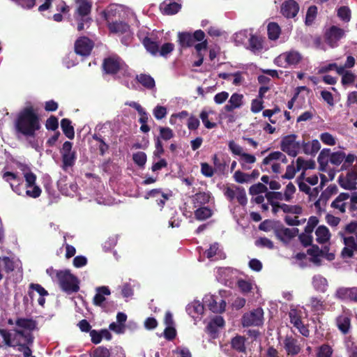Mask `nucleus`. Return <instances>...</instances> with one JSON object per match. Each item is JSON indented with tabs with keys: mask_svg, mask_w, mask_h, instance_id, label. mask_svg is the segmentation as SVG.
<instances>
[{
	"mask_svg": "<svg viewBox=\"0 0 357 357\" xmlns=\"http://www.w3.org/2000/svg\"><path fill=\"white\" fill-rule=\"evenodd\" d=\"M36 328V323L32 319L20 318L16 321V328L13 334L5 330H0V335L5 344L9 347H15V340H23L28 344H31L33 337L31 331Z\"/></svg>",
	"mask_w": 357,
	"mask_h": 357,
	"instance_id": "f257e3e1",
	"label": "nucleus"
},
{
	"mask_svg": "<svg viewBox=\"0 0 357 357\" xmlns=\"http://www.w3.org/2000/svg\"><path fill=\"white\" fill-rule=\"evenodd\" d=\"M16 130L22 135L33 137L40 128L39 117L32 106H26L18 114Z\"/></svg>",
	"mask_w": 357,
	"mask_h": 357,
	"instance_id": "f03ea898",
	"label": "nucleus"
},
{
	"mask_svg": "<svg viewBox=\"0 0 357 357\" xmlns=\"http://www.w3.org/2000/svg\"><path fill=\"white\" fill-rule=\"evenodd\" d=\"M56 279L61 289L68 294L77 292L79 289L77 278L68 270L56 272Z\"/></svg>",
	"mask_w": 357,
	"mask_h": 357,
	"instance_id": "7ed1b4c3",
	"label": "nucleus"
},
{
	"mask_svg": "<svg viewBox=\"0 0 357 357\" xmlns=\"http://www.w3.org/2000/svg\"><path fill=\"white\" fill-rule=\"evenodd\" d=\"M121 7L117 5H112L105 12V17L109 22L108 26L111 32L117 34H126L127 36H130V26L128 24L119 22L110 23L109 20L112 15H115Z\"/></svg>",
	"mask_w": 357,
	"mask_h": 357,
	"instance_id": "20e7f679",
	"label": "nucleus"
},
{
	"mask_svg": "<svg viewBox=\"0 0 357 357\" xmlns=\"http://www.w3.org/2000/svg\"><path fill=\"white\" fill-rule=\"evenodd\" d=\"M302 55L296 50L285 52L277 56L274 63L280 67L287 68L290 66H295L302 60Z\"/></svg>",
	"mask_w": 357,
	"mask_h": 357,
	"instance_id": "39448f33",
	"label": "nucleus"
},
{
	"mask_svg": "<svg viewBox=\"0 0 357 357\" xmlns=\"http://www.w3.org/2000/svg\"><path fill=\"white\" fill-rule=\"evenodd\" d=\"M127 68L121 59L116 56H112L104 60L103 68L107 73L115 74L121 72L125 74Z\"/></svg>",
	"mask_w": 357,
	"mask_h": 357,
	"instance_id": "423d86ee",
	"label": "nucleus"
},
{
	"mask_svg": "<svg viewBox=\"0 0 357 357\" xmlns=\"http://www.w3.org/2000/svg\"><path fill=\"white\" fill-rule=\"evenodd\" d=\"M224 194L228 199L230 201L236 199L241 205L245 206L248 202L245 190L242 187L235 185L228 186Z\"/></svg>",
	"mask_w": 357,
	"mask_h": 357,
	"instance_id": "0eeeda50",
	"label": "nucleus"
},
{
	"mask_svg": "<svg viewBox=\"0 0 357 357\" xmlns=\"http://www.w3.org/2000/svg\"><path fill=\"white\" fill-rule=\"evenodd\" d=\"M294 135L284 137L281 142V149L288 155L295 157L299 152L301 144L296 140Z\"/></svg>",
	"mask_w": 357,
	"mask_h": 357,
	"instance_id": "6e6552de",
	"label": "nucleus"
},
{
	"mask_svg": "<svg viewBox=\"0 0 357 357\" xmlns=\"http://www.w3.org/2000/svg\"><path fill=\"white\" fill-rule=\"evenodd\" d=\"M73 144L70 142H65L60 151L62 157V167L63 169L72 167L75 162L76 154L72 150Z\"/></svg>",
	"mask_w": 357,
	"mask_h": 357,
	"instance_id": "1a4fd4ad",
	"label": "nucleus"
},
{
	"mask_svg": "<svg viewBox=\"0 0 357 357\" xmlns=\"http://www.w3.org/2000/svg\"><path fill=\"white\" fill-rule=\"evenodd\" d=\"M263 310L261 308H257L244 314L242 317V324L243 326H259L263 323Z\"/></svg>",
	"mask_w": 357,
	"mask_h": 357,
	"instance_id": "9d476101",
	"label": "nucleus"
},
{
	"mask_svg": "<svg viewBox=\"0 0 357 357\" xmlns=\"http://www.w3.org/2000/svg\"><path fill=\"white\" fill-rule=\"evenodd\" d=\"M344 248L341 255L344 258L352 257L354 252L357 251V231L354 235L342 236Z\"/></svg>",
	"mask_w": 357,
	"mask_h": 357,
	"instance_id": "9b49d317",
	"label": "nucleus"
},
{
	"mask_svg": "<svg viewBox=\"0 0 357 357\" xmlns=\"http://www.w3.org/2000/svg\"><path fill=\"white\" fill-rule=\"evenodd\" d=\"M93 47V43L87 37H80L75 43V51L77 54L88 56Z\"/></svg>",
	"mask_w": 357,
	"mask_h": 357,
	"instance_id": "f8f14e48",
	"label": "nucleus"
},
{
	"mask_svg": "<svg viewBox=\"0 0 357 357\" xmlns=\"http://www.w3.org/2000/svg\"><path fill=\"white\" fill-rule=\"evenodd\" d=\"M204 302L209 310L215 313H220L225 310L226 303L220 298L213 295H206L204 298Z\"/></svg>",
	"mask_w": 357,
	"mask_h": 357,
	"instance_id": "ddd939ff",
	"label": "nucleus"
},
{
	"mask_svg": "<svg viewBox=\"0 0 357 357\" xmlns=\"http://www.w3.org/2000/svg\"><path fill=\"white\" fill-rule=\"evenodd\" d=\"M349 194L346 192L340 193L331 204V208L337 213H344L347 209H349Z\"/></svg>",
	"mask_w": 357,
	"mask_h": 357,
	"instance_id": "4468645a",
	"label": "nucleus"
},
{
	"mask_svg": "<svg viewBox=\"0 0 357 357\" xmlns=\"http://www.w3.org/2000/svg\"><path fill=\"white\" fill-rule=\"evenodd\" d=\"M335 296L340 300H348L357 303V287H340L336 290Z\"/></svg>",
	"mask_w": 357,
	"mask_h": 357,
	"instance_id": "2eb2a0df",
	"label": "nucleus"
},
{
	"mask_svg": "<svg viewBox=\"0 0 357 357\" xmlns=\"http://www.w3.org/2000/svg\"><path fill=\"white\" fill-rule=\"evenodd\" d=\"M337 326L344 334L349 333L351 328V312L349 310L343 309L342 314L336 319Z\"/></svg>",
	"mask_w": 357,
	"mask_h": 357,
	"instance_id": "dca6fc26",
	"label": "nucleus"
},
{
	"mask_svg": "<svg viewBox=\"0 0 357 357\" xmlns=\"http://www.w3.org/2000/svg\"><path fill=\"white\" fill-rule=\"evenodd\" d=\"M345 31L336 26H333L326 33V40L328 45L334 47L337 42L344 36Z\"/></svg>",
	"mask_w": 357,
	"mask_h": 357,
	"instance_id": "f3484780",
	"label": "nucleus"
},
{
	"mask_svg": "<svg viewBox=\"0 0 357 357\" xmlns=\"http://www.w3.org/2000/svg\"><path fill=\"white\" fill-rule=\"evenodd\" d=\"M244 105V96L241 93H234L229 98L227 103L225 105L224 109L230 112L241 108Z\"/></svg>",
	"mask_w": 357,
	"mask_h": 357,
	"instance_id": "a211bd4d",
	"label": "nucleus"
},
{
	"mask_svg": "<svg viewBox=\"0 0 357 357\" xmlns=\"http://www.w3.org/2000/svg\"><path fill=\"white\" fill-rule=\"evenodd\" d=\"M278 162L286 164L287 162V157L280 151H273L264 158L262 165L269 166L271 168L273 164H276Z\"/></svg>",
	"mask_w": 357,
	"mask_h": 357,
	"instance_id": "6ab92c4d",
	"label": "nucleus"
},
{
	"mask_svg": "<svg viewBox=\"0 0 357 357\" xmlns=\"http://www.w3.org/2000/svg\"><path fill=\"white\" fill-rule=\"evenodd\" d=\"M284 348L288 355H297L301 351V347L296 339L291 336H287L284 340Z\"/></svg>",
	"mask_w": 357,
	"mask_h": 357,
	"instance_id": "aec40b11",
	"label": "nucleus"
},
{
	"mask_svg": "<svg viewBox=\"0 0 357 357\" xmlns=\"http://www.w3.org/2000/svg\"><path fill=\"white\" fill-rule=\"evenodd\" d=\"M357 173L355 172H349L344 177H340V185L347 190H354L356 188Z\"/></svg>",
	"mask_w": 357,
	"mask_h": 357,
	"instance_id": "412c9836",
	"label": "nucleus"
},
{
	"mask_svg": "<svg viewBox=\"0 0 357 357\" xmlns=\"http://www.w3.org/2000/svg\"><path fill=\"white\" fill-rule=\"evenodd\" d=\"M299 10L298 3L294 0L284 2L281 7V12L287 17H294Z\"/></svg>",
	"mask_w": 357,
	"mask_h": 357,
	"instance_id": "4be33fe9",
	"label": "nucleus"
},
{
	"mask_svg": "<svg viewBox=\"0 0 357 357\" xmlns=\"http://www.w3.org/2000/svg\"><path fill=\"white\" fill-rule=\"evenodd\" d=\"M316 241L319 244L328 243L331 238V234L325 225L319 226L315 230Z\"/></svg>",
	"mask_w": 357,
	"mask_h": 357,
	"instance_id": "5701e85b",
	"label": "nucleus"
},
{
	"mask_svg": "<svg viewBox=\"0 0 357 357\" xmlns=\"http://www.w3.org/2000/svg\"><path fill=\"white\" fill-rule=\"evenodd\" d=\"M77 5L75 16L82 18H89L88 15L91 12V3L87 0H75Z\"/></svg>",
	"mask_w": 357,
	"mask_h": 357,
	"instance_id": "b1692460",
	"label": "nucleus"
},
{
	"mask_svg": "<svg viewBox=\"0 0 357 357\" xmlns=\"http://www.w3.org/2000/svg\"><path fill=\"white\" fill-rule=\"evenodd\" d=\"M160 8L162 13L171 15L177 13L181 8V5L168 0L161 3Z\"/></svg>",
	"mask_w": 357,
	"mask_h": 357,
	"instance_id": "393cba45",
	"label": "nucleus"
},
{
	"mask_svg": "<svg viewBox=\"0 0 357 357\" xmlns=\"http://www.w3.org/2000/svg\"><path fill=\"white\" fill-rule=\"evenodd\" d=\"M186 311L189 315L195 319L203 314L204 305L199 301H194L188 305Z\"/></svg>",
	"mask_w": 357,
	"mask_h": 357,
	"instance_id": "a878e982",
	"label": "nucleus"
},
{
	"mask_svg": "<svg viewBox=\"0 0 357 357\" xmlns=\"http://www.w3.org/2000/svg\"><path fill=\"white\" fill-rule=\"evenodd\" d=\"M225 321L222 317L215 316L208 322L206 331L211 335L215 334L220 328L223 327Z\"/></svg>",
	"mask_w": 357,
	"mask_h": 357,
	"instance_id": "bb28decb",
	"label": "nucleus"
},
{
	"mask_svg": "<svg viewBox=\"0 0 357 357\" xmlns=\"http://www.w3.org/2000/svg\"><path fill=\"white\" fill-rule=\"evenodd\" d=\"M312 285L316 291L324 293L328 289V283L324 277L316 275L312 278Z\"/></svg>",
	"mask_w": 357,
	"mask_h": 357,
	"instance_id": "cd10ccee",
	"label": "nucleus"
},
{
	"mask_svg": "<svg viewBox=\"0 0 357 357\" xmlns=\"http://www.w3.org/2000/svg\"><path fill=\"white\" fill-rule=\"evenodd\" d=\"M110 294V290L107 287L102 286L96 288V294L93 297V303L96 305L101 306L105 301V296H109Z\"/></svg>",
	"mask_w": 357,
	"mask_h": 357,
	"instance_id": "c85d7f7f",
	"label": "nucleus"
},
{
	"mask_svg": "<svg viewBox=\"0 0 357 357\" xmlns=\"http://www.w3.org/2000/svg\"><path fill=\"white\" fill-rule=\"evenodd\" d=\"M3 266L7 272L13 271L15 268H21L19 260L10 259L8 257L0 258V267Z\"/></svg>",
	"mask_w": 357,
	"mask_h": 357,
	"instance_id": "c756f323",
	"label": "nucleus"
},
{
	"mask_svg": "<svg viewBox=\"0 0 357 357\" xmlns=\"http://www.w3.org/2000/svg\"><path fill=\"white\" fill-rule=\"evenodd\" d=\"M249 49L255 54L260 53L264 49L262 39L259 37L252 36L249 39Z\"/></svg>",
	"mask_w": 357,
	"mask_h": 357,
	"instance_id": "7c9ffc66",
	"label": "nucleus"
},
{
	"mask_svg": "<svg viewBox=\"0 0 357 357\" xmlns=\"http://www.w3.org/2000/svg\"><path fill=\"white\" fill-rule=\"evenodd\" d=\"M239 162L241 167L245 170L251 169L250 165L254 164L256 162V157L254 155L243 152L240 156Z\"/></svg>",
	"mask_w": 357,
	"mask_h": 357,
	"instance_id": "2f4dec72",
	"label": "nucleus"
},
{
	"mask_svg": "<svg viewBox=\"0 0 357 357\" xmlns=\"http://www.w3.org/2000/svg\"><path fill=\"white\" fill-rule=\"evenodd\" d=\"M137 80L145 88L152 89L155 87V80L149 75L140 74L136 77Z\"/></svg>",
	"mask_w": 357,
	"mask_h": 357,
	"instance_id": "473e14b6",
	"label": "nucleus"
},
{
	"mask_svg": "<svg viewBox=\"0 0 357 357\" xmlns=\"http://www.w3.org/2000/svg\"><path fill=\"white\" fill-rule=\"evenodd\" d=\"M20 169L25 178L26 188H31L36 183V176L26 166L22 165Z\"/></svg>",
	"mask_w": 357,
	"mask_h": 357,
	"instance_id": "72a5a7b5",
	"label": "nucleus"
},
{
	"mask_svg": "<svg viewBox=\"0 0 357 357\" xmlns=\"http://www.w3.org/2000/svg\"><path fill=\"white\" fill-rule=\"evenodd\" d=\"M310 256V261L315 265L319 266L321 264V258L324 257V251L320 250L317 247L308 250L307 251Z\"/></svg>",
	"mask_w": 357,
	"mask_h": 357,
	"instance_id": "f704fd0d",
	"label": "nucleus"
},
{
	"mask_svg": "<svg viewBox=\"0 0 357 357\" xmlns=\"http://www.w3.org/2000/svg\"><path fill=\"white\" fill-rule=\"evenodd\" d=\"M211 196L208 192H199L196 193L192 197V200L195 207L207 204L209 202Z\"/></svg>",
	"mask_w": 357,
	"mask_h": 357,
	"instance_id": "c9c22d12",
	"label": "nucleus"
},
{
	"mask_svg": "<svg viewBox=\"0 0 357 357\" xmlns=\"http://www.w3.org/2000/svg\"><path fill=\"white\" fill-rule=\"evenodd\" d=\"M61 129L65 135L68 139H73L75 137L74 128L71 125V121L68 119H63L61 121Z\"/></svg>",
	"mask_w": 357,
	"mask_h": 357,
	"instance_id": "e433bc0d",
	"label": "nucleus"
},
{
	"mask_svg": "<svg viewBox=\"0 0 357 357\" xmlns=\"http://www.w3.org/2000/svg\"><path fill=\"white\" fill-rule=\"evenodd\" d=\"M206 256L208 259L215 257L216 259H223L225 257L224 253L219 249L218 243H213L208 250L206 251Z\"/></svg>",
	"mask_w": 357,
	"mask_h": 357,
	"instance_id": "4c0bfd02",
	"label": "nucleus"
},
{
	"mask_svg": "<svg viewBox=\"0 0 357 357\" xmlns=\"http://www.w3.org/2000/svg\"><path fill=\"white\" fill-rule=\"evenodd\" d=\"M237 271L231 268H219L218 269V274L220 275L222 280L229 281L232 280L236 276Z\"/></svg>",
	"mask_w": 357,
	"mask_h": 357,
	"instance_id": "58836bf2",
	"label": "nucleus"
},
{
	"mask_svg": "<svg viewBox=\"0 0 357 357\" xmlns=\"http://www.w3.org/2000/svg\"><path fill=\"white\" fill-rule=\"evenodd\" d=\"M275 235L279 239L286 241L295 236V230L289 228H280L275 230Z\"/></svg>",
	"mask_w": 357,
	"mask_h": 357,
	"instance_id": "ea45409f",
	"label": "nucleus"
},
{
	"mask_svg": "<svg viewBox=\"0 0 357 357\" xmlns=\"http://www.w3.org/2000/svg\"><path fill=\"white\" fill-rule=\"evenodd\" d=\"M308 306L314 311H321L324 309V301L321 298L312 296L309 298Z\"/></svg>",
	"mask_w": 357,
	"mask_h": 357,
	"instance_id": "a19ab883",
	"label": "nucleus"
},
{
	"mask_svg": "<svg viewBox=\"0 0 357 357\" xmlns=\"http://www.w3.org/2000/svg\"><path fill=\"white\" fill-rule=\"evenodd\" d=\"M143 45L148 52L151 54L155 55L159 52V46L158 44L152 40L150 38L146 37L143 40Z\"/></svg>",
	"mask_w": 357,
	"mask_h": 357,
	"instance_id": "79ce46f5",
	"label": "nucleus"
},
{
	"mask_svg": "<svg viewBox=\"0 0 357 357\" xmlns=\"http://www.w3.org/2000/svg\"><path fill=\"white\" fill-rule=\"evenodd\" d=\"M245 337L241 335L234 337L231 342V347L239 352H244L245 351Z\"/></svg>",
	"mask_w": 357,
	"mask_h": 357,
	"instance_id": "37998d69",
	"label": "nucleus"
},
{
	"mask_svg": "<svg viewBox=\"0 0 357 357\" xmlns=\"http://www.w3.org/2000/svg\"><path fill=\"white\" fill-rule=\"evenodd\" d=\"M178 40L182 47H190L194 45V38L190 33H179Z\"/></svg>",
	"mask_w": 357,
	"mask_h": 357,
	"instance_id": "c03bdc74",
	"label": "nucleus"
},
{
	"mask_svg": "<svg viewBox=\"0 0 357 357\" xmlns=\"http://www.w3.org/2000/svg\"><path fill=\"white\" fill-rule=\"evenodd\" d=\"M282 211L287 215H300L303 212L302 208L299 205H288L282 204L281 206Z\"/></svg>",
	"mask_w": 357,
	"mask_h": 357,
	"instance_id": "a18cd8bd",
	"label": "nucleus"
},
{
	"mask_svg": "<svg viewBox=\"0 0 357 357\" xmlns=\"http://www.w3.org/2000/svg\"><path fill=\"white\" fill-rule=\"evenodd\" d=\"M195 215L197 220H204L212 215V211L208 207H200L195 211Z\"/></svg>",
	"mask_w": 357,
	"mask_h": 357,
	"instance_id": "49530a36",
	"label": "nucleus"
},
{
	"mask_svg": "<svg viewBox=\"0 0 357 357\" xmlns=\"http://www.w3.org/2000/svg\"><path fill=\"white\" fill-rule=\"evenodd\" d=\"M280 34V28L278 24L272 22L268 25V35L271 40H276Z\"/></svg>",
	"mask_w": 357,
	"mask_h": 357,
	"instance_id": "de8ad7c7",
	"label": "nucleus"
},
{
	"mask_svg": "<svg viewBox=\"0 0 357 357\" xmlns=\"http://www.w3.org/2000/svg\"><path fill=\"white\" fill-rule=\"evenodd\" d=\"M213 111H206L203 110L200 114V119L202 121V123H204V126L208 129H211L213 128H215L217 124L215 123L210 122L208 120V116L210 114H213Z\"/></svg>",
	"mask_w": 357,
	"mask_h": 357,
	"instance_id": "09e8293b",
	"label": "nucleus"
},
{
	"mask_svg": "<svg viewBox=\"0 0 357 357\" xmlns=\"http://www.w3.org/2000/svg\"><path fill=\"white\" fill-rule=\"evenodd\" d=\"M333 350L328 344H322L318 348L317 357H332Z\"/></svg>",
	"mask_w": 357,
	"mask_h": 357,
	"instance_id": "8fccbe9b",
	"label": "nucleus"
},
{
	"mask_svg": "<svg viewBox=\"0 0 357 357\" xmlns=\"http://www.w3.org/2000/svg\"><path fill=\"white\" fill-rule=\"evenodd\" d=\"M233 177L234 181L238 183H250L249 174L247 173H244L240 170L235 172Z\"/></svg>",
	"mask_w": 357,
	"mask_h": 357,
	"instance_id": "3c124183",
	"label": "nucleus"
},
{
	"mask_svg": "<svg viewBox=\"0 0 357 357\" xmlns=\"http://www.w3.org/2000/svg\"><path fill=\"white\" fill-rule=\"evenodd\" d=\"M25 343L23 340L20 339L14 341L15 346H19L18 350L23 353L24 356L29 357L31 355V350L29 347L24 344Z\"/></svg>",
	"mask_w": 357,
	"mask_h": 357,
	"instance_id": "603ef678",
	"label": "nucleus"
},
{
	"mask_svg": "<svg viewBox=\"0 0 357 357\" xmlns=\"http://www.w3.org/2000/svg\"><path fill=\"white\" fill-rule=\"evenodd\" d=\"M296 192V187L292 183H289L284 189L283 193L284 200L286 202H290Z\"/></svg>",
	"mask_w": 357,
	"mask_h": 357,
	"instance_id": "864d4df0",
	"label": "nucleus"
},
{
	"mask_svg": "<svg viewBox=\"0 0 357 357\" xmlns=\"http://www.w3.org/2000/svg\"><path fill=\"white\" fill-rule=\"evenodd\" d=\"M266 191L267 187L261 183L252 185L249 189V192L252 195H257L260 193L266 192Z\"/></svg>",
	"mask_w": 357,
	"mask_h": 357,
	"instance_id": "5fc2aeb1",
	"label": "nucleus"
},
{
	"mask_svg": "<svg viewBox=\"0 0 357 357\" xmlns=\"http://www.w3.org/2000/svg\"><path fill=\"white\" fill-rule=\"evenodd\" d=\"M337 16L343 21L348 22L351 19V11L347 6H342L337 10Z\"/></svg>",
	"mask_w": 357,
	"mask_h": 357,
	"instance_id": "6e6d98bb",
	"label": "nucleus"
},
{
	"mask_svg": "<svg viewBox=\"0 0 357 357\" xmlns=\"http://www.w3.org/2000/svg\"><path fill=\"white\" fill-rule=\"evenodd\" d=\"M132 159L139 166H144L146 162V155L145 153L139 151L133 154Z\"/></svg>",
	"mask_w": 357,
	"mask_h": 357,
	"instance_id": "4d7b16f0",
	"label": "nucleus"
},
{
	"mask_svg": "<svg viewBox=\"0 0 357 357\" xmlns=\"http://www.w3.org/2000/svg\"><path fill=\"white\" fill-rule=\"evenodd\" d=\"M160 137L163 140H169L173 138L174 132L172 130L168 127H160Z\"/></svg>",
	"mask_w": 357,
	"mask_h": 357,
	"instance_id": "13d9d810",
	"label": "nucleus"
},
{
	"mask_svg": "<svg viewBox=\"0 0 357 357\" xmlns=\"http://www.w3.org/2000/svg\"><path fill=\"white\" fill-rule=\"evenodd\" d=\"M345 158V153L343 152H336L333 153L330 157L331 163L339 165L341 164Z\"/></svg>",
	"mask_w": 357,
	"mask_h": 357,
	"instance_id": "bf43d9fd",
	"label": "nucleus"
},
{
	"mask_svg": "<svg viewBox=\"0 0 357 357\" xmlns=\"http://www.w3.org/2000/svg\"><path fill=\"white\" fill-rule=\"evenodd\" d=\"M167 108L163 106L157 105L153 111V114L155 118L158 120H160L165 117L167 115Z\"/></svg>",
	"mask_w": 357,
	"mask_h": 357,
	"instance_id": "052dcab7",
	"label": "nucleus"
},
{
	"mask_svg": "<svg viewBox=\"0 0 357 357\" xmlns=\"http://www.w3.org/2000/svg\"><path fill=\"white\" fill-rule=\"evenodd\" d=\"M284 220L287 225L294 226L299 225L303 223L305 221V219L299 220L298 215H294V216L293 215H287L285 216Z\"/></svg>",
	"mask_w": 357,
	"mask_h": 357,
	"instance_id": "680f3d73",
	"label": "nucleus"
},
{
	"mask_svg": "<svg viewBox=\"0 0 357 357\" xmlns=\"http://www.w3.org/2000/svg\"><path fill=\"white\" fill-rule=\"evenodd\" d=\"M320 139L323 143L328 146H334L336 144L335 138L328 132H324L320 135Z\"/></svg>",
	"mask_w": 357,
	"mask_h": 357,
	"instance_id": "e2e57ef3",
	"label": "nucleus"
},
{
	"mask_svg": "<svg viewBox=\"0 0 357 357\" xmlns=\"http://www.w3.org/2000/svg\"><path fill=\"white\" fill-rule=\"evenodd\" d=\"M263 100L262 98H255L251 102V111L253 113H258L263 109Z\"/></svg>",
	"mask_w": 357,
	"mask_h": 357,
	"instance_id": "0e129e2a",
	"label": "nucleus"
},
{
	"mask_svg": "<svg viewBox=\"0 0 357 357\" xmlns=\"http://www.w3.org/2000/svg\"><path fill=\"white\" fill-rule=\"evenodd\" d=\"M298 171L299 170H297V167H294V162H292L287 167L285 174L282 175V177L286 179H291Z\"/></svg>",
	"mask_w": 357,
	"mask_h": 357,
	"instance_id": "69168bd1",
	"label": "nucleus"
},
{
	"mask_svg": "<svg viewBox=\"0 0 357 357\" xmlns=\"http://www.w3.org/2000/svg\"><path fill=\"white\" fill-rule=\"evenodd\" d=\"M255 245L259 247L273 248V242L266 237H261L255 241Z\"/></svg>",
	"mask_w": 357,
	"mask_h": 357,
	"instance_id": "338daca9",
	"label": "nucleus"
},
{
	"mask_svg": "<svg viewBox=\"0 0 357 357\" xmlns=\"http://www.w3.org/2000/svg\"><path fill=\"white\" fill-rule=\"evenodd\" d=\"M110 352L105 347H99L93 353V357H109Z\"/></svg>",
	"mask_w": 357,
	"mask_h": 357,
	"instance_id": "774afa93",
	"label": "nucleus"
}]
</instances>
